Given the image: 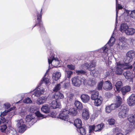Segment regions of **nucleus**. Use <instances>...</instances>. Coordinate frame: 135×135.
<instances>
[{
  "label": "nucleus",
  "mask_w": 135,
  "mask_h": 135,
  "mask_svg": "<svg viewBox=\"0 0 135 135\" xmlns=\"http://www.w3.org/2000/svg\"><path fill=\"white\" fill-rule=\"evenodd\" d=\"M103 88L106 90H111L113 88L112 84L109 80L105 81L104 83Z\"/></svg>",
  "instance_id": "obj_10"
},
{
  "label": "nucleus",
  "mask_w": 135,
  "mask_h": 135,
  "mask_svg": "<svg viewBox=\"0 0 135 135\" xmlns=\"http://www.w3.org/2000/svg\"><path fill=\"white\" fill-rule=\"evenodd\" d=\"M131 87L128 85L124 86L121 88L120 90L123 95H125L128 92H129L131 90Z\"/></svg>",
  "instance_id": "obj_13"
},
{
  "label": "nucleus",
  "mask_w": 135,
  "mask_h": 135,
  "mask_svg": "<svg viewBox=\"0 0 135 135\" xmlns=\"http://www.w3.org/2000/svg\"><path fill=\"white\" fill-rule=\"evenodd\" d=\"M110 106L111 108V109L112 110H114L116 108L119 107L115 103V104H112L110 105Z\"/></svg>",
  "instance_id": "obj_45"
},
{
  "label": "nucleus",
  "mask_w": 135,
  "mask_h": 135,
  "mask_svg": "<svg viewBox=\"0 0 135 135\" xmlns=\"http://www.w3.org/2000/svg\"><path fill=\"white\" fill-rule=\"evenodd\" d=\"M23 102L24 103L28 104L31 103L32 101L30 98L27 97L23 100Z\"/></svg>",
  "instance_id": "obj_42"
},
{
  "label": "nucleus",
  "mask_w": 135,
  "mask_h": 135,
  "mask_svg": "<svg viewBox=\"0 0 135 135\" xmlns=\"http://www.w3.org/2000/svg\"><path fill=\"white\" fill-rule=\"evenodd\" d=\"M119 40L122 42H125L127 41V40L126 38L124 37H121L119 38Z\"/></svg>",
  "instance_id": "obj_52"
},
{
  "label": "nucleus",
  "mask_w": 135,
  "mask_h": 135,
  "mask_svg": "<svg viewBox=\"0 0 135 135\" xmlns=\"http://www.w3.org/2000/svg\"><path fill=\"white\" fill-rule=\"evenodd\" d=\"M115 42V38L114 37H111L107 43L110 46H112L114 45Z\"/></svg>",
  "instance_id": "obj_34"
},
{
  "label": "nucleus",
  "mask_w": 135,
  "mask_h": 135,
  "mask_svg": "<svg viewBox=\"0 0 135 135\" xmlns=\"http://www.w3.org/2000/svg\"><path fill=\"white\" fill-rule=\"evenodd\" d=\"M94 131L95 132V125L89 126V133H91Z\"/></svg>",
  "instance_id": "obj_39"
},
{
  "label": "nucleus",
  "mask_w": 135,
  "mask_h": 135,
  "mask_svg": "<svg viewBox=\"0 0 135 135\" xmlns=\"http://www.w3.org/2000/svg\"><path fill=\"white\" fill-rule=\"evenodd\" d=\"M73 85L75 86L79 87L83 83L84 85L86 82V80L84 77L81 78V77L76 76L71 79Z\"/></svg>",
  "instance_id": "obj_2"
},
{
  "label": "nucleus",
  "mask_w": 135,
  "mask_h": 135,
  "mask_svg": "<svg viewBox=\"0 0 135 135\" xmlns=\"http://www.w3.org/2000/svg\"><path fill=\"white\" fill-rule=\"evenodd\" d=\"M60 86L61 84H57L54 88V91L56 92H58L57 91L59 90L60 89Z\"/></svg>",
  "instance_id": "obj_43"
},
{
  "label": "nucleus",
  "mask_w": 135,
  "mask_h": 135,
  "mask_svg": "<svg viewBox=\"0 0 135 135\" xmlns=\"http://www.w3.org/2000/svg\"><path fill=\"white\" fill-rule=\"evenodd\" d=\"M123 83L121 81H118L116 83L115 86L117 91L118 92L120 91L121 87Z\"/></svg>",
  "instance_id": "obj_30"
},
{
  "label": "nucleus",
  "mask_w": 135,
  "mask_h": 135,
  "mask_svg": "<svg viewBox=\"0 0 135 135\" xmlns=\"http://www.w3.org/2000/svg\"><path fill=\"white\" fill-rule=\"evenodd\" d=\"M80 98L83 102L85 103H87L90 99V97L86 94L81 95L80 96Z\"/></svg>",
  "instance_id": "obj_17"
},
{
  "label": "nucleus",
  "mask_w": 135,
  "mask_h": 135,
  "mask_svg": "<svg viewBox=\"0 0 135 135\" xmlns=\"http://www.w3.org/2000/svg\"><path fill=\"white\" fill-rule=\"evenodd\" d=\"M80 133L82 135H85L86 134V131L85 129L81 126L78 128Z\"/></svg>",
  "instance_id": "obj_36"
},
{
  "label": "nucleus",
  "mask_w": 135,
  "mask_h": 135,
  "mask_svg": "<svg viewBox=\"0 0 135 135\" xmlns=\"http://www.w3.org/2000/svg\"><path fill=\"white\" fill-rule=\"evenodd\" d=\"M121 110L119 112L118 116L120 118L125 117L128 113L129 109L125 105L123 104L121 106Z\"/></svg>",
  "instance_id": "obj_5"
},
{
  "label": "nucleus",
  "mask_w": 135,
  "mask_h": 135,
  "mask_svg": "<svg viewBox=\"0 0 135 135\" xmlns=\"http://www.w3.org/2000/svg\"><path fill=\"white\" fill-rule=\"evenodd\" d=\"M42 8H41L40 12L37 11L36 14L37 18L36 20V24L33 28H34L36 26H39L40 28L39 31L41 34H44L46 33L45 28L43 26L42 21Z\"/></svg>",
  "instance_id": "obj_1"
},
{
  "label": "nucleus",
  "mask_w": 135,
  "mask_h": 135,
  "mask_svg": "<svg viewBox=\"0 0 135 135\" xmlns=\"http://www.w3.org/2000/svg\"><path fill=\"white\" fill-rule=\"evenodd\" d=\"M125 33L128 35H132L135 33V30L132 28L129 27L126 31Z\"/></svg>",
  "instance_id": "obj_25"
},
{
  "label": "nucleus",
  "mask_w": 135,
  "mask_h": 135,
  "mask_svg": "<svg viewBox=\"0 0 135 135\" xmlns=\"http://www.w3.org/2000/svg\"><path fill=\"white\" fill-rule=\"evenodd\" d=\"M74 125L78 129V128L81 126L82 125L81 120L79 118L76 119L74 121Z\"/></svg>",
  "instance_id": "obj_24"
},
{
  "label": "nucleus",
  "mask_w": 135,
  "mask_h": 135,
  "mask_svg": "<svg viewBox=\"0 0 135 135\" xmlns=\"http://www.w3.org/2000/svg\"><path fill=\"white\" fill-rule=\"evenodd\" d=\"M44 91L42 90H41L39 88L36 89L34 91L33 95L37 97H40L42 94L44 93Z\"/></svg>",
  "instance_id": "obj_19"
},
{
  "label": "nucleus",
  "mask_w": 135,
  "mask_h": 135,
  "mask_svg": "<svg viewBox=\"0 0 135 135\" xmlns=\"http://www.w3.org/2000/svg\"><path fill=\"white\" fill-rule=\"evenodd\" d=\"M127 119L129 122L135 125V114H129L127 118Z\"/></svg>",
  "instance_id": "obj_20"
},
{
  "label": "nucleus",
  "mask_w": 135,
  "mask_h": 135,
  "mask_svg": "<svg viewBox=\"0 0 135 135\" xmlns=\"http://www.w3.org/2000/svg\"><path fill=\"white\" fill-rule=\"evenodd\" d=\"M69 110V114L73 116H75L76 115L78 114V111L75 108H70Z\"/></svg>",
  "instance_id": "obj_29"
},
{
  "label": "nucleus",
  "mask_w": 135,
  "mask_h": 135,
  "mask_svg": "<svg viewBox=\"0 0 135 135\" xmlns=\"http://www.w3.org/2000/svg\"><path fill=\"white\" fill-rule=\"evenodd\" d=\"M105 111L107 113H109L112 110L110 105L106 106L105 108Z\"/></svg>",
  "instance_id": "obj_46"
},
{
  "label": "nucleus",
  "mask_w": 135,
  "mask_h": 135,
  "mask_svg": "<svg viewBox=\"0 0 135 135\" xmlns=\"http://www.w3.org/2000/svg\"><path fill=\"white\" fill-rule=\"evenodd\" d=\"M17 126L18 127L19 133H23L26 130V126L25 124H23V121H20L17 123Z\"/></svg>",
  "instance_id": "obj_8"
},
{
  "label": "nucleus",
  "mask_w": 135,
  "mask_h": 135,
  "mask_svg": "<svg viewBox=\"0 0 135 135\" xmlns=\"http://www.w3.org/2000/svg\"><path fill=\"white\" fill-rule=\"evenodd\" d=\"M109 124L110 125H113L115 123L114 120L113 118H111L108 120Z\"/></svg>",
  "instance_id": "obj_49"
},
{
  "label": "nucleus",
  "mask_w": 135,
  "mask_h": 135,
  "mask_svg": "<svg viewBox=\"0 0 135 135\" xmlns=\"http://www.w3.org/2000/svg\"><path fill=\"white\" fill-rule=\"evenodd\" d=\"M33 118L30 115H27L26 118V121L27 122H29Z\"/></svg>",
  "instance_id": "obj_44"
},
{
  "label": "nucleus",
  "mask_w": 135,
  "mask_h": 135,
  "mask_svg": "<svg viewBox=\"0 0 135 135\" xmlns=\"http://www.w3.org/2000/svg\"><path fill=\"white\" fill-rule=\"evenodd\" d=\"M83 118L85 120H87L89 118V113L88 109L84 108L83 110L82 114Z\"/></svg>",
  "instance_id": "obj_11"
},
{
  "label": "nucleus",
  "mask_w": 135,
  "mask_h": 135,
  "mask_svg": "<svg viewBox=\"0 0 135 135\" xmlns=\"http://www.w3.org/2000/svg\"><path fill=\"white\" fill-rule=\"evenodd\" d=\"M128 28V26L125 23H123L121 24L120 27V31L122 32L124 31L126 32V31Z\"/></svg>",
  "instance_id": "obj_31"
},
{
  "label": "nucleus",
  "mask_w": 135,
  "mask_h": 135,
  "mask_svg": "<svg viewBox=\"0 0 135 135\" xmlns=\"http://www.w3.org/2000/svg\"><path fill=\"white\" fill-rule=\"evenodd\" d=\"M135 56V51L134 50H130L126 54V58L125 60V62L129 63L132 61L133 58Z\"/></svg>",
  "instance_id": "obj_6"
},
{
  "label": "nucleus",
  "mask_w": 135,
  "mask_h": 135,
  "mask_svg": "<svg viewBox=\"0 0 135 135\" xmlns=\"http://www.w3.org/2000/svg\"><path fill=\"white\" fill-rule=\"evenodd\" d=\"M15 108V107H13L12 108H10L9 110H7V112H9L12 110H13Z\"/></svg>",
  "instance_id": "obj_57"
},
{
  "label": "nucleus",
  "mask_w": 135,
  "mask_h": 135,
  "mask_svg": "<svg viewBox=\"0 0 135 135\" xmlns=\"http://www.w3.org/2000/svg\"><path fill=\"white\" fill-rule=\"evenodd\" d=\"M70 96L69 97L70 99H72L74 96V95L72 94H70Z\"/></svg>",
  "instance_id": "obj_61"
},
{
  "label": "nucleus",
  "mask_w": 135,
  "mask_h": 135,
  "mask_svg": "<svg viewBox=\"0 0 135 135\" xmlns=\"http://www.w3.org/2000/svg\"><path fill=\"white\" fill-rule=\"evenodd\" d=\"M8 112H7H7L4 111V112L2 113L0 115L1 118H1L2 117H4L7 115V113Z\"/></svg>",
  "instance_id": "obj_53"
},
{
  "label": "nucleus",
  "mask_w": 135,
  "mask_h": 135,
  "mask_svg": "<svg viewBox=\"0 0 135 135\" xmlns=\"http://www.w3.org/2000/svg\"><path fill=\"white\" fill-rule=\"evenodd\" d=\"M42 111L45 113H48L50 111V108L48 105H44L41 108Z\"/></svg>",
  "instance_id": "obj_22"
},
{
  "label": "nucleus",
  "mask_w": 135,
  "mask_h": 135,
  "mask_svg": "<svg viewBox=\"0 0 135 135\" xmlns=\"http://www.w3.org/2000/svg\"><path fill=\"white\" fill-rule=\"evenodd\" d=\"M86 71L82 70H77L76 71V73L78 75H79L81 74L86 75Z\"/></svg>",
  "instance_id": "obj_41"
},
{
  "label": "nucleus",
  "mask_w": 135,
  "mask_h": 135,
  "mask_svg": "<svg viewBox=\"0 0 135 135\" xmlns=\"http://www.w3.org/2000/svg\"><path fill=\"white\" fill-rule=\"evenodd\" d=\"M115 135H123V134L122 133H119L116 134Z\"/></svg>",
  "instance_id": "obj_62"
},
{
  "label": "nucleus",
  "mask_w": 135,
  "mask_h": 135,
  "mask_svg": "<svg viewBox=\"0 0 135 135\" xmlns=\"http://www.w3.org/2000/svg\"><path fill=\"white\" fill-rule=\"evenodd\" d=\"M47 99L46 97H42L38 99L37 103L38 104H43L46 101Z\"/></svg>",
  "instance_id": "obj_26"
},
{
  "label": "nucleus",
  "mask_w": 135,
  "mask_h": 135,
  "mask_svg": "<svg viewBox=\"0 0 135 135\" xmlns=\"http://www.w3.org/2000/svg\"><path fill=\"white\" fill-rule=\"evenodd\" d=\"M44 81L46 84H48L49 83H50L48 78L44 77L42 80H41L40 83V86L43 83V82Z\"/></svg>",
  "instance_id": "obj_35"
},
{
  "label": "nucleus",
  "mask_w": 135,
  "mask_h": 135,
  "mask_svg": "<svg viewBox=\"0 0 135 135\" xmlns=\"http://www.w3.org/2000/svg\"><path fill=\"white\" fill-rule=\"evenodd\" d=\"M104 83V81L103 80H102L97 85V89L98 90H100L102 89L103 85Z\"/></svg>",
  "instance_id": "obj_38"
},
{
  "label": "nucleus",
  "mask_w": 135,
  "mask_h": 135,
  "mask_svg": "<svg viewBox=\"0 0 135 135\" xmlns=\"http://www.w3.org/2000/svg\"><path fill=\"white\" fill-rule=\"evenodd\" d=\"M89 85L91 86H93L95 84L96 82L95 79H92L89 81L88 82Z\"/></svg>",
  "instance_id": "obj_40"
},
{
  "label": "nucleus",
  "mask_w": 135,
  "mask_h": 135,
  "mask_svg": "<svg viewBox=\"0 0 135 135\" xmlns=\"http://www.w3.org/2000/svg\"><path fill=\"white\" fill-rule=\"evenodd\" d=\"M91 99L93 100L99 97V92L96 90H93L91 91Z\"/></svg>",
  "instance_id": "obj_14"
},
{
  "label": "nucleus",
  "mask_w": 135,
  "mask_h": 135,
  "mask_svg": "<svg viewBox=\"0 0 135 135\" xmlns=\"http://www.w3.org/2000/svg\"><path fill=\"white\" fill-rule=\"evenodd\" d=\"M67 67L69 69L72 70H74L75 68V66L72 64L68 65Z\"/></svg>",
  "instance_id": "obj_51"
},
{
  "label": "nucleus",
  "mask_w": 135,
  "mask_h": 135,
  "mask_svg": "<svg viewBox=\"0 0 135 135\" xmlns=\"http://www.w3.org/2000/svg\"><path fill=\"white\" fill-rule=\"evenodd\" d=\"M54 60H55V61H57L58 62H59V59L58 58L55 59L54 57V56H51L50 57L49 59H48V62L49 64H51L52 61Z\"/></svg>",
  "instance_id": "obj_33"
},
{
  "label": "nucleus",
  "mask_w": 135,
  "mask_h": 135,
  "mask_svg": "<svg viewBox=\"0 0 135 135\" xmlns=\"http://www.w3.org/2000/svg\"><path fill=\"white\" fill-rule=\"evenodd\" d=\"M104 125L103 123H101L98 125H95V132H100L102 130L104 127Z\"/></svg>",
  "instance_id": "obj_23"
},
{
  "label": "nucleus",
  "mask_w": 135,
  "mask_h": 135,
  "mask_svg": "<svg viewBox=\"0 0 135 135\" xmlns=\"http://www.w3.org/2000/svg\"><path fill=\"white\" fill-rule=\"evenodd\" d=\"M5 105L7 109H8L10 107V105L9 104H5Z\"/></svg>",
  "instance_id": "obj_59"
},
{
  "label": "nucleus",
  "mask_w": 135,
  "mask_h": 135,
  "mask_svg": "<svg viewBox=\"0 0 135 135\" xmlns=\"http://www.w3.org/2000/svg\"><path fill=\"white\" fill-rule=\"evenodd\" d=\"M54 97L56 100L62 99L64 97L63 95L59 91L56 92Z\"/></svg>",
  "instance_id": "obj_21"
},
{
  "label": "nucleus",
  "mask_w": 135,
  "mask_h": 135,
  "mask_svg": "<svg viewBox=\"0 0 135 135\" xmlns=\"http://www.w3.org/2000/svg\"><path fill=\"white\" fill-rule=\"evenodd\" d=\"M72 71H67V77L68 78H70L71 75L73 74Z\"/></svg>",
  "instance_id": "obj_50"
},
{
  "label": "nucleus",
  "mask_w": 135,
  "mask_h": 135,
  "mask_svg": "<svg viewBox=\"0 0 135 135\" xmlns=\"http://www.w3.org/2000/svg\"><path fill=\"white\" fill-rule=\"evenodd\" d=\"M130 16L133 18L135 19V10H133L131 11Z\"/></svg>",
  "instance_id": "obj_47"
},
{
  "label": "nucleus",
  "mask_w": 135,
  "mask_h": 135,
  "mask_svg": "<svg viewBox=\"0 0 135 135\" xmlns=\"http://www.w3.org/2000/svg\"><path fill=\"white\" fill-rule=\"evenodd\" d=\"M85 65L87 67V69L88 70L91 71L94 70V67L96 65L94 63L91 62L89 64L86 63L85 64Z\"/></svg>",
  "instance_id": "obj_15"
},
{
  "label": "nucleus",
  "mask_w": 135,
  "mask_h": 135,
  "mask_svg": "<svg viewBox=\"0 0 135 135\" xmlns=\"http://www.w3.org/2000/svg\"><path fill=\"white\" fill-rule=\"evenodd\" d=\"M61 76V74L59 72L54 73L52 77V79L56 81L59 80Z\"/></svg>",
  "instance_id": "obj_32"
},
{
  "label": "nucleus",
  "mask_w": 135,
  "mask_h": 135,
  "mask_svg": "<svg viewBox=\"0 0 135 135\" xmlns=\"http://www.w3.org/2000/svg\"><path fill=\"white\" fill-rule=\"evenodd\" d=\"M127 103L129 105H134L135 104V96L134 94H132L127 99Z\"/></svg>",
  "instance_id": "obj_12"
},
{
  "label": "nucleus",
  "mask_w": 135,
  "mask_h": 135,
  "mask_svg": "<svg viewBox=\"0 0 135 135\" xmlns=\"http://www.w3.org/2000/svg\"><path fill=\"white\" fill-rule=\"evenodd\" d=\"M123 75L127 79H130L131 80H132L134 77V75L132 72L129 71L128 70L124 72L123 73Z\"/></svg>",
  "instance_id": "obj_9"
},
{
  "label": "nucleus",
  "mask_w": 135,
  "mask_h": 135,
  "mask_svg": "<svg viewBox=\"0 0 135 135\" xmlns=\"http://www.w3.org/2000/svg\"><path fill=\"white\" fill-rule=\"evenodd\" d=\"M107 49V47H103V51L104 52H106V50Z\"/></svg>",
  "instance_id": "obj_60"
},
{
  "label": "nucleus",
  "mask_w": 135,
  "mask_h": 135,
  "mask_svg": "<svg viewBox=\"0 0 135 135\" xmlns=\"http://www.w3.org/2000/svg\"><path fill=\"white\" fill-rule=\"evenodd\" d=\"M117 0H116V3H117Z\"/></svg>",
  "instance_id": "obj_63"
},
{
  "label": "nucleus",
  "mask_w": 135,
  "mask_h": 135,
  "mask_svg": "<svg viewBox=\"0 0 135 135\" xmlns=\"http://www.w3.org/2000/svg\"><path fill=\"white\" fill-rule=\"evenodd\" d=\"M57 108H60L61 106V104L60 103L57 102Z\"/></svg>",
  "instance_id": "obj_58"
},
{
  "label": "nucleus",
  "mask_w": 135,
  "mask_h": 135,
  "mask_svg": "<svg viewBox=\"0 0 135 135\" xmlns=\"http://www.w3.org/2000/svg\"><path fill=\"white\" fill-rule=\"evenodd\" d=\"M122 99L119 96H117L115 98V104L119 107L122 103Z\"/></svg>",
  "instance_id": "obj_27"
},
{
  "label": "nucleus",
  "mask_w": 135,
  "mask_h": 135,
  "mask_svg": "<svg viewBox=\"0 0 135 135\" xmlns=\"http://www.w3.org/2000/svg\"><path fill=\"white\" fill-rule=\"evenodd\" d=\"M10 116L8 115L6 117V119L5 117H2L0 118V125L3 123L4 124L1 126L0 130L2 132H5L7 134H9L10 132L9 130L7 131L6 132V130L7 128V124L8 123V120L7 119Z\"/></svg>",
  "instance_id": "obj_3"
},
{
  "label": "nucleus",
  "mask_w": 135,
  "mask_h": 135,
  "mask_svg": "<svg viewBox=\"0 0 135 135\" xmlns=\"http://www.w3.org/2000/svg\"><path fill=\"white\" fill-rule=\"evenodd\" d=\"M133 66L134 67V69L133 70H134V69H135V61L133 64V66L132 65H131V66H127V67H126L125 69H126L127 70L128 69H130L131 70L133 68Z\"/></svg>",
  "instance_id": "obj_48"
},
{
  "label": "nucleus",
  "mask_w": 135,
  "mask_h": 135,
  "mask_svg": "<svg viewBox=\"0 0 135 135\" xmlns=\"http://www.w3.org/2000/svg\"><path fill=\"white\" fill-rule=\"evenodd\" d=\"M118 128L116 127V128L113 129V132L114 133H116L118 132Z\"/></svg>",
  "instance_id": "obj_55"
},
{
  "label": "nucleus",
  "mask_w": 135,
  "mask_h": 135,
  "mask_svg": "<svg viewBox=\"0 0 135 135\" xmlns=\"http://www.w3.org/2000/svg\"><path fill=\"white\" fill-rule=\"evenodd\" d=\"M69 109L67 107L62 109L59 115V118L65 120H68V114L69 113Z\"/></svg>",
  "instance_id": "obj_4"
},
{
  "label": "nucleus",
  "mask_w": 135,
  "mask_h": 135,
  "mask_svg": "<svg viewBox=\"0 0 135 135\" xmlns=\"http://www.w3.org/2000/svg\"><path fill=\"white\" fill-rule=\"evenodd\" d=\"M117 8L118 9H120L123 8L122 6L120 4H118L117 6Z\"/></svg>",
  "instance_id": "obj_56"
},
{
  "label": "nucleus",
  "mask_w": 135,
  "mask_h": 135,
  "mask_svg": "<svg viewBox=\"0 0 135 135\" xmlns=\"http://www.w3.org/2000/svg\"><path fill=\"white\" fill-rule=\"evenodd\" d=\"M57 101L56 100H53L51 103V108L52 109H55L57 108Z\"/></svg>",
  "instance_id": "obj_37"
},
{
  "label": "nucleus",
  "mask_w": 135,
  "mask_h": 135,
  "mask_svg": "<svg viewBox=\"0 0 135 135\" xmlns=\"http://www.w3.org/2000/svg\"><path fill=\"white\" fill-rule=\"evenodd\" d=\"M111 71L112 72H113V73H110L109 71L106 72V76H108L110 75V74L112 76L114 74H113V73H114V71H113V70H112Z\"/></svg>",
  "instance_id": "obj_54"
},
{
  "label": "nucleus",
  "mask_w": 135,
  "mask_h": 135,
  "mask_svg": "<svg viewBox=\"0 0 135 135\" xmlns=\"http://www.w3.org/2000/svg\"><path fill=\"white\" fill-rule=\"evenodd\" d=\"M94 100V105L96 106H99L101 104L103 101V99L102 97L100 96L99 98L95 99Z\"/></svg>",
  "instance_id": "obj_16"
},
{
  "label": "nucleus",
  "mask_w": 135,
  "mask_h": 135,
  "mask_svg": "<svg viewBox=\"0 0 135 135\" xmlns=\"http://www.w3.org/2000/svg\"><path fill=\"white\" fill-rule=\"evenodd\" d=\"M32 109H33V108H31L30 109V111L31 113H34L38 117L40 118H44V115L41 114L39 111H36L34 110L33 111H32Z\"/></svg>",
  "instance_id": "obj_28"
},
{
  "label": "nucleus",
  "mask_w": 135,
  "mask_h": 135,
  "mask_svg": "<svg viewBox=\"0 0 135 135\" xmlns=\"http://www.w3.org/2000/svg\"><path fill=\"white\" fill-rule=\"evenodd\" d=\"M74 105L75 107L78 111L82 110L83 107L82 104L81 102L78 101L76 100L74 103Z\"/></svg>",
  "instance_id": "obj_18"
},
{
  "label": "nucleus",
  "mask_w": 135,
  "mask_h": 135,
  "mask_svg": "<svg viewBox=\"0 0 135 135\" xmlns=\"http://www.w3.org/2000/svg\"><path fill=\"white\" fill-rule=\"evenodd\" d=\"M116 67L115 71V73L117 75H121L123 72V70L122 68H123L124 65L123 64H121L120 62H116Z\"/></svg>",
  "instance_id": "obj_7"
}]
</instances>
